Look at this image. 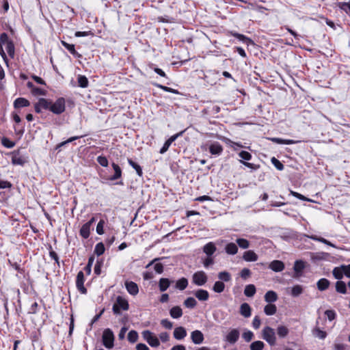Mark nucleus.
I'll return each mask as SVG.
<instances>
[{
    "mask_svg": "<svg viewBox=\"0 0 350 350\" xmlns=\"http://www.w3.org/2000/svg\"><path fill=\"white\" fill-rule=\"evenodd\" d=\"M84 274L83 272L80 271L77 275L76 286L78 291L82 294L87 293V289L84 286Z\"/></svg>",
    "mask_w": 350,
    "mask_h": 350,
    "instance_id": "nucleus-7",
    "label": "nucleus"
},
{
    "mask_svg": "<svg viewBox=\"0 0 350 350\" xmlns=\"http://www.w3.org/2000/svg\"><path fill=\"white\" fill-rule=\"evenodd\" d=\"M236 242L237 245L242 249H247L250 247V242L245 239H237Z\"/></svg>",
    "mask_w": 350,
    "mask_h": 350,
    "instance_id": "nucleus-47",
    "label": "nucleus"
},
{
    "mask_svg": "<svg viewBox=\"0 0 350 350\" xmlns=\"http://www.w3.org/2000/svg\"><path fill=\"white\" fill-rule=\"evenodd\" d=\"M125 287L128 293L132 295H136L139 292V288L137 284L132 281L126 282Z\"/></svg>",
    "mask_w": 350,
    "mask_h": 350,
    "instance_id": "nucleus-14",
    "label": "nucleus"
},
{
    "mask_svg": "<svg viewBox=\"0 0 350 350\" xmlns=\"http://www.w3.org/2000/svg\"><path fill=\"white\" fill-rule=\"evenodd\" d=\"M251 275V271L247 269V268H244L241 270V273H240V276L245 280L247 279L248 277H250Z\"/></svg>",
    "mask_w": 350,
    "mask_h": 350,
    "instance_id": "nucleus-63",
    "label": "nucleus"
},
{
    "mask_svg": "<svg viewBox=\"0 0 350 350\" xmlns=\"http://www.w3.org/2000/svg\"><path fill=\"white\" fill-rule=\"evenodd\" d=\"M170 314L173 319H178L183 315V310L179 306H174L170 310Z\"/></svg>",
    "mask_w": 350,
    "mask_h": 350,
    "instance_id": "nucleus-28",
    "label": "nucleus"
},
{
    "mask_svg": "<svg viewBox=\"0 0 350 350\" xmlns=\"http://www.w3.org/2000/svg\"><path fill=\"white\" fill-rule=\"evenodd\" d=\"M208 281V277L203 271L195 272L192 275V282L197 286H204Z\"/></svg>",
    "mask_w": 350,
    "mask_h": 350,
    "instance_id": "nucleus-6",
    "label": "nucleus"
},
{
    "mask_svg": "<svg viewBox=\"0 0 350 350\" xmlns=\"http://www.w3.org/2000/svg\"><path fill=\"white\" fill-rule=\"evenodd\" d=\"M214 264V260L213 256H207L204 260H203V265L205 268H208L211 265Z\"/></svg>",
    "mask_w": 350,
    "mask_h": 350,
    "instance_id": "nucleus-58",
    "label": "nucleus"
},
{
    "mask_svg": "<svg viewBox=\"0 0 350 350\" xmlns=\"http://www.w3.org/2000/svg\"><path fill=\"white\" fill-rule=\"evenodd\" d=\"M173 336L176 340H183L187 336L186 329L183 327H177L174 329Z\"/></svg>",
    "mask_w": 350,
    "mask_h": 350,
    "instance_id": "nucleus-13",
    "label": "nucleus"
},
{
    "mask_svg": "<svg viewBox=\"0 0 350 350\" xmlns=\"http://www.w3.org/2000/svg\"><path fill=\"white\" fill-rule=\"evenodd\" d=\"M42 109L49 110L55 115H60L66 110V100L63 97H59L53 102L49 98H40L34 104V110L36 113H40Z\"/></svg>",
    "mask_w": 350,
    "mask_h": 350,
    "instance_id": "nucleus-1",
    "label": "nucleus"
},
{
    "mask_svg": "<svg viewBox=\"0 0 350 350\" xmlns=\"http://www.w3.org/2000/svg\"><path fill=\"white\" fill-rule=\"evenodd\" d=\"M31 93L33 96H46L47 92L45 90L35 86Z\"/></svg>",
    "mask_w": 350,
    "mask_h": 350,
    "instance_id": "nucleus-51",
    "label": "nucleus"
},
{
    "mask_svg": "<svg viewBox=\"0 0 350 350\" xmlns=\"http://www.w3.org/2000/svg\"><path fill=\"white\" fill-rule=\"evenodd\" d=\"M261 324L260 319L258 316H255L252 321V327L255 329H258Z\"/></svg>",
    "mask_w": 350,
    "mask_h": 350,
    "instance_id": "nucleus-62",
    "label": "nucleus"
},
{
    "mask_svg": "<svg viewBox=\"0 0 350 350\" xmlns=\"http://www.w3.org/2000/svg\"><path fill=\"white\" fill-rule=\"evenodd\" d=\"M193 294L200 301H207L209 298V293L206 290L198 289Z\"/></svg>",
    "mask_w": 350,
    "mask_h": 350,
    "instance_id": "nucleus-17",
    "label": "nucleus"
},
{
    "mask_svg": "<svg viewBox=\"0 0 350 350\" xmlns=\"http://www.w3.org/2000/svg\"><path fill=\"white\" fill-rule=\"evenodd\" d=\"M218 278L221 280V282H229L231 280V275L228 271H221L218 273Z\"/></svg>",
    "mask_w": 350,
    "mask_h": 350,
    "instance_id": "nucleus-44",
    "label": "nucleus"
},
{
    "mask_svg": "<svg viewBox=\"0 0 350 350\" xmlns=\"http://www.w3.org/2000/svg\"><path fill=\"white\" fill-rule=\"evenodd\" d=\"M303 287L297 284L292 287L291 288V295L294 297L299 296L303 293Z\"/></svg>",
    "mask_w": 350,
    "mask_h": 350,
    "instance_id": "nucleus-41",
    "label": "nucleus"
},
{
    "mask_svg": "<svg viewBox=\"0 0 350 350\" xmlns=\"http://www.w3.org/2000/svg\"><path fill=\"white\" fill-rule=\"evenodd\" d=\"M332 274L336 279L341 280L343 278V275H345V273H343V269L342 268V265L338 267H335L333 269Z\"/></svg>",
    "mask_w": 350,
    "mask_h": 350,
    "instance_id": "nucleus-40",
    "label": "nucleus"
},
{
    "mask_svg": "<svg viewBox=\"0 0 350 350\" xmlns=\"http://www.w3.org/2000/svg\"><path fill=\"white\" fill-rule=\"evenodd\" d=\"M129 308V304L128 301L121 296H118L116 302L113 305L112 310L115 314H120L121 310H128Z\"/></svg>",
    "mask_w": 350,
    "mask_h": 350,
    "instance_id": "nucleus-3",
    "label": "nucleus"
},
{
    "mask_svg": "<svg viewBox=\"0 0 350 350\" xmlns=\"http://www.w3.org/2000/svg\"><path fill=\"white\" fill-rule=\"evenodd\" d=\"M243 258L247 262H254L258 260V255L252 250L244 252Z\"/></svg>",
    "mask_w": 350,
    "mask_h": 350,
    "instance_id": "nucleus-20",
    "label": "nucleus"
},
{
    "mask_svg": "<svg viewBox=\"0 0 350 350\" xmlns=\"http://www.w3.org/2000/svg\"><path fill=\"white\" fill-rule=\"evenodd\" d=\"M276 331L277 334L280 338H284L289 334V329L284 325L278 326Z\"/></svg>",
    "mask_w": 350,
    "mask_h": 350,
    "instance_id": "nucleus-26",
    "label": "nucleus"
},
{
    "mask_svg": "<svg viewBox=\"0 0 350 350\" xmlns=\"http://www.w3.org/2000/svg\"><path fill=\"white\" fill-rule=\"evenodd\" d=\"M11 40L9 39L8 35L3 32L0 35V44L3 45L9 42Z\"/></svg>",
    "mask_w": 350,
    "mask_h": 350,
    "instance_id": "nucleus-60",
    "label": "nucleus"
},
{
    "mask_svg": "<svg viewBox=\"0 0 350 350\" xmlns=\"http://www.w3.org/2000/svg\"><path fill=\"white\" fill-rule=\"evenodd\" d=\"M276 312L277 307L275 304L269 303V304L266 305L264 308V312L268 316L273 315Z\"/></svg>",
    "mask_w": 350,
    "mask_h": 350,
    "instance_id": "nucleus-30",
    "label": "nucleus"
},
{
    "mask_svg": "<svg viewBox=\"0 0 350 350\" xmlns=\"http://www.w3.org/2000/svg\"><path fill=\"white\" fill-rule=\"evenodd\" d=\"M173 281L170 280L168 278H162L159 281V288L161 292L165 291Z\"/></svg>",
    "mask_w": 350,
    "mask_h": 350,
    "instance_id": "nucleus-23",
    "label": "nucleus"
},
{
    "mask_svg": "<svg viewBox=\"0 0 350 350\" xmlns=\"http://www.w3.org/2000/svg\"><path fill=\"white\" fill-rule=\"evenodd\" d=\"M142 336L144 339L152 347H157L160 345L159 340L154 335L152 332L149 330H144L142 332Z\"/></svg>",
    "mask_w": 350,
    "mask_h": 350,
    "instance_id": "nucleus-5",
    "label": "nucleus"
},
{
    "mask_svg": "<svg viewBox=\"0 0 350 350\" xmlns=\"http://www.w3.org/2000/svg\"><path fill=\"white\" fill-rule=\"evenodd\" d=\"M239 156L245 161H250L252 159V154L245 150H242L239 153Z\"/></svg>",
    "mask_w": 350,
    "mask_h": 350,
    "instance_id": "nucleus-56",
    "label": "nucleus"
},
{
    "mask_svg": "<svg viewBox=\"0 0 350 350\" xmlns=\"http://www.w3.org/2000/svg\"><path fill=\"white\" fill-rule=\"evenodd\" d=\"M105 250V245L102 242L97 243L94 247V254L100 256L104 254Z\"/></svg>",
    "mask_w": 350,
    "mask_h": 350,
    "instance_id": "nucleus-45",
    "label": "nucleus"
},
{
    "mask_svg": "<svg viewBox=\"0 0 350 350\" xmlns=\"http://www.w3.org/2000/svg\"><path fill=\"white\" fill-rule=\"evenodd\" d=\"M270 140L278 144H294L299 142L300 141H295L293 139H284L278 137H272Z\"/></svg>",
    "mask_w": 350,
    "mask_h": 350,
    "instance_id": "nucleus-27",
    "label": "nucleus"
},
{
    "mask_svg": "<svg viewBox=\"0 0 350 350\" xmlns=\"http://www.w3.org/2000/svg\"><path fill=\"white\" fill-rule=\"evenodd\" d=\"M262 338L270 345L275 346L276 345V336L273 328L266 326L262 330Z\"/></svg>",
    "mask_w": 350,
    "mask_h": 350,
    "instance_id": "nucleus-2",
    "label": "nucleus"
},
{
    "mask_svg": "<svg viewBox=\"0 0 350 350\" xmlns=\"http://www.w3.org/2000/svg\"><path fill=\"white\" fill-rule=\"evenodd\" d=\"M90 226L88 224H85L82 226V227L80 229V235L83 239H88L90 237Z\"/></svg>",
    "mask_w": 350,
    "mask_h": 350,
    "instance_id": "nucleus-33",
    "label": "nucleus"
},
{
    "mask_svg": "<svg viewBox=\"0 0 350 350\" xmlns=\"http://www.w3.org/2000/svg\"><path fill=\"white\" fill-rule=\"evenodd\" d=\"M242 337L246 342H250L254 338V334L251 331H247L242 334Z\"/></svg>",
    "mask_w": 350,
    "mask_h": 350,
    "instance_id": "nucleus-57",
    "label": "nucleus"
},
{
    "mask_svg": "<svg viewBox=\"0 0 350 350\" xmlns=\"http://www.w3.org/2000/svg\"><path fill=\"white\" fill-rule=\"evenodd\" d=\"M111 166L114 170V174L109 178V180H116L120 178L122 176V170L120 166L115 163H112Z\"/></svg>",
    "mask_w": 350,
    "mask_h": 350,
    "instance_id": "nucleus-25",
    "label": "nucleus"
},
{
    "mask_svg": "<svg viewBox=\"0 0 350 350\" xmlns=\"http://www.w3.org/2000/svg\"><path fill=\"white\" fill-rule=\"evenodd\" d=\"M225 289V284L221 281H217L213 286V291L217 293H222Z\"/></svg>",
    "mask_w": 350,
    "mask_h": 350,
    "instance_id": "nucleus-34",
    "label": "nucleus"
},
{
    "mask_svg": "<svg viewBox=\"0 0 350 350\" xmlns=\"http://www.w3.org/2000/svg\"><path fill=\"white\" fill-rule=\"evenodd\" d=\"M256 293V287L254 284H248L245 287L244 294L247 297H252Z\"/></svg>",
    "mask_w": 350,
    "mask_h": 350,
    "instance_id": "nucleus-35",
    "label": "nucleus"
},
{
    "mask_svg": "<svg viewBox=\"0 0 350 350\" xmlns=\"http://www.w3.org/2000/svg\"><path fill=\"white\" fill-rule=\"evenodd\" d=\"M191 339L196 345H200L203 342L204 340V334L200 330H195L191 333Z\"/></svg>",
    "mask_w": 350,
    "mask_h": 350,
    "instance_id": "nucleus-8",
    "label": "nucleus"
},
{
    "mask_svg": "<svg viewBox=\"0 0 350 350\" xmlns=\"http://www.w3.org/2000/svg\"><path fill=\"white\" fill-rule=\"evenodd\" d=\"M265 301L267 303L272 304L278 299V294L273 291H268L265 295Z\"/></svg>",
    "mask_w": 350,
    "mask_h": 350,
    "instance_id": "nucleus-19",
    "label": "nucleus"
},
{
    "mask_svg": "<svg viewBox=\"0 0 350 350\" xmlns=\"http://www.w3.org/2000/svg\"><path fill=\"white\" fill-rule=\"evenodd\" d=\"M313 334L320 339H325L327 336V333L321 330L319 327H316L313 330Z\"/></svg>",
    "mask_w": 350,
    "mask_h": 350,
    "instance_id": "nucleus-48",
    "label": "nucleus"
},
{
    "mask_svg": "<svg viewBox=\"0 0 350 350\" xmlns=\"http://www.w3.org/2000/svg\"><path fill=\"white\" fill-rule=\"evenodd\" d=\"M128 163L133 168H134L135 170V171L139 176H142L143 172H142V169L139 165H138L137 163L133 161L131 159H128Z\"/></svg>",
    "mask_w": 350,
    "mask_h": 350,
    "instance_id": "nucleus-36",
    "label": "nucleus"
},
{
    "mask_svg": "<svg viewBox=\"0 0 350 350\" xmlns=\"http://www.w3.org/2000/svg\"><path fill=\"white\" fill-rule=\"evenodd\" d=\"M271 163L278 170H283L284 168V165L275 157H272L271 159Z\"/></svg>",
    "mask_w": 350,
    "mask_h": 350,
    "instance_id": "nucleus-52",
    "label": "nucleus"
},
{
    "mask_svg": "<svg viewBox=\"0 0 350 350\" xmlns=\"http://www.w3.org/2000/svg\"><path fill=\"white\" fill-rule=\"evenodd\" d=\"M187 286H188V280L185 278H182L178 280L176 282V288L180 291L185 290Z\"/></svg>",
    "mask_w": 350,
    "mask_h": 350,
    "instance_id": "nucleus-32",
    "label": "nucleus"
},
{
    "mask_svg": "<svg viewBox=\"0 0 350 350\" xmlns=\"http://www.w3.org/2000/svg\"><path fill=\"white\" fill-rule=\"evenodd\" d=\"M239 312L245 318H249L252 314V308L247 303H243L240 306Z\"/></svg>",
    "mask_w": 350,
    "mask_h": 350,
    "instance_id": "nucleus-16",
    "label": "nucleus"
},
{
    "mask_svg": "<svg viewBox=\"0 0 350 350\" xmlns=\"http://www.w3.org/2000/svg\"><path fill=\"white\" fill-rule=\"evenodd\" d=\"M342 268L343 269V273H345V275L350 278V264L347 265H342Z\"/></svg>",
    "mask_w": 350,
    "mask_h": 350,
    "instance_id": "nucleus-64",
    "label": "nucleus"
},
{
    "mask_svg": "<svg viewBox=\"0 0 350 350\" xmlns=\"http://www.w3.org/2000/svg\"><path fill=\"white\" fill-rule=\"evenodd\" d=\"M1 144L3 146L8 148H12L15 146V143L11 140H10L7 137H3L1 139Z\"/></svg>",
    "mask_w": 350,
    "mask_h": 350,
    "instance_id": "nucleus-53",
    "label": "nucleus"
},
{
    "mask_svg": "<svg viewBox=\"0 0 350 350\" xmlns=\"http://www.w3.org/2000/svg\"><path fill=\"white\" fill-rule=\"evenodd\" d=\"M239 331L237 329H232L226 336V340L230 344L235 343L239 338Z\"/></svg>",
    "mask_w": 350,
    "mask_h": 350,
    "instance_id": "nucleus-9",
    "label": "nucleus"
},
{
    "mask_svg": "<svg viewBox=\"0 0 350 350\" xmlns=\"http://www.w3.org/2000/svg\"><path fill=\"white\" fill-rule=\"evenodd\" d=\"M225 251L228 254L234 255L238 252V247L235 243H230L226 245Z\"/></svg>",
    "mask_w": 350,
    "mask_h": 350,
    "instance_id": "nucleus-29",
    "label": "nucleus"
},
{
    "mask_svg": "<svg viewBox=\"0 0 350 350\" xmlns=\"http://www.w3.org/2000/svg\"><path fill=\"white\" fill-rule=\"evenodd\" d=\"M325 314L326 315V317H327V319L330 321L334 320L336 319V313L333 310H325Z\"/></svg>",
    "mask_w": 350,
    "mask_h": 350,
    "instance_id": "nucleus-55",
    "label": "nucleus"
},
{
    "mask_svg": "<svg viewBox=\"0 0 350 350\" xmlns=\"http://www.w3.org/2000/svg\"><path fill=\"white\" fill-rule=\"evenodd\" d=\"M203 252L206 254L207 256H213V254L215 252L217 248L213 242H209L204 245Z\"/></svg>",
    "mask_w": 350,
    "mask_h": 350,
    "instance_id": "nucleus-15",
    "label": "nucleus"
},
{
    "mask_svg": "<svg viewBox=\"0 0 350 350\" xmlns=\"http://www.w3.org/2000/svg\"><path fill=\"white\" fill-rule=\"evenodd\" d=\"M128 340L131 342L134 343L138 339V334L135 330H131L128 334Z\"/></svg>",
    "mask_w": 350,
    "mask_h": 350,
    "instance_id": "nucleus-50",
    "label": "nucleus"
},
{
    "mask_svg": "<svg viewBox=\"0 0 350 350\" xmlns=\"http://www.w3.org/2000/svg\"><path fill=\"white\" fill-rule=\"evenodd\" d=\"M104 224H105V221L103 219H100L97 224L96 232L100 235H101L104 233V230H103Z\"/></svg>",
    "mask_w": 350,
    "mask_h": 350,
    "instance_id": "nucleus-61",
    "label": "nucleus"
},
{
    "mask_svg": "<svg viewBox=\"0 0 350 350\" xmlns=\"http://www.w3.org/2000/svg\"><path fill=\"white\" fill-rule=\"evenodd\" d=\"M305 268L304 262L302 260H296L294 264V271L296 277H299L301 275V272Z\"/></svg>",
    "mask_w": 350,
    "mask_h": 350,
    "instance_id": "nucleus-21",
    "label": "nucleus"
},
{
    "mask_svg": "<svg viewBox=\"0 0 350 350\" xmlns=\"http://www.w3.org/2000/svg\"><path fill=\"white\" fill-rule=\"evenodd\" d=\"M102 340L103 344L106 348L111 349L113 347L114 335L111 329L107 328L103 331Z\"/></svg>",
    "mask_w": 350,
    "mask_h": 350,
    "instance_id": "nucleus-4",
    "label": "nucleus"
},
{
    "mask_svg": "<svg viewBox=\"0 0 350 350\" xmlns=\"http://www.w3.org/2000/svg\"><path fill=\"white\" fill-rule=\"evenodd\" d=\"M62 44L75 57L80 58L81 57V55L79 54L75 48V45L72 44H68L65 41L61 42Z\"/></svg>",
    "mask_w": 350,
    "mask_h": 350,
    "instance_id": "nucleus-22",
    "label": "nucleus"
},
{
    "mask_svg": "<svg viewBox=\"0 0 350 350\" xmlns=\"http://www.w3.org/2000/svg\"><path fill=\"white\" fill-rule=\"evenodd\" d=\"M77 82L79 86L83 88H87L89 84L88 78L85 76L81 75L77 77Z\"/></svg>",
    "mask_w": 350,
    "mask_h": 350,
    "instance_id": "nucleus-38",
    "label": "nucleus"
},
{
    "mask_svg": "<svg viewBox=\"0 0 350 350\" xmlns=\"http://www.w3.org/2000/svg\"><path fill=\"white\" fill-rule=\"evenodd\" d=\"M27 162L25 158L20 154L19 151L14 152L12 157V163L14 165L23 166Z\"/></svg>",
    "mask_w": 350,
    "mask_h": 350,
    "instance_id": "nucleus-12",
    "label": "nucleus"
},
{
    "mask_svg": "<svg viewBox=\"0 0 350 350\" xmlns=\"http://www.w3.org/2000/svg\"><path fill=\"white\" fill-rule=\"evenodd\" d=\"M197 305V301L193 297H187L184 301V306L187 308H193Z\"/></svg>",
    "mask_w": 350,
    "mask_h": 350,
    "instance_id": "nucleus-43",
    "label": "nucleus"
},
{
    "mask_svg": "<svg viewBox=\"0 0 350 350\" xmlns=\"http://www.w3.org/2000/svg\"><path fill=\"white\" fill-rule=\"evenodd\" d=\"M231 34L233 37L239 39L240 41L243 42L245 44H249L253 43V41L250 38L246 37L245 36H244L243 34L236 33V32H234V33L231 32Z\"/></svg>",
    "mask_w": 350,
    "mask_h": 350,
    "instance_id": "nucleus-31",
    "label": "nucleus"
},
{
    "mask_svg": "<svg viewBox=\"0 0 350 350\" xmlns=\"http://www.w3.org/2000/svg\"><path fill=\"white\" fill-rule=\"evenodd\" d=\"M291 194L292 196H293L294 197L301 200H303V201H308V202H310L311 200H310L309 198L305 197L304 196L301 195V193H299L296 191H291Z\"/></svg>",
    "mask_w": 350,
    "mask_h": 350,
    "instance_id": "nucleus-59",
    "label": "nucleus"
},
{
    "mask_svg": "<svg viewBox=\"0 0 350 350\" xmlns=\"http://www.w3.org/2000/svg\"><path fill=\"white\" fill-rule=\"evenodd\" d=\"M284 264L282 261L274 260L269 265V268L275 272H280L284 269Z\"/></svg>",
    "mask_w": 350,
    "mask_h": 350,
    "instance_id": "nucleus-11",
    "label": "nucleus"
},
{
    "mask_svg": "<svg viewBox=\"0 0 350 350\" xmlns=\"http://www.w3.org/2000/svg\"><path fill=\"white\" fill-rule=\"evenodd\" d=\"M336 291L338 293L345 294L347 293L346 284L342 281H338L336 283Z\"/></svg>",
    "mask_w": 350,
    "mask_h": 350,
    "instance_id": "nucleus-39",
    "label": "nucleus"
},
{
    "mask_svg": "<svg viewBox=\"0 0 350 350\" xmlns=\"http://www.w3.org/2000/svg\"><path fill=\"white\" fill-rule=\"evenodd\" d=\"M265 347L263 342L260 340H256L251 343L250 348V350H262Z\"/></svg>",
    "mask_w": 350,
    "mask_h": 350,
    "instance_id": "nucleus-42",
    "label": "nucleus"
},
{
    "mask_svg": "<svg viewBox=\"0 0 350 350\" xmlns=\"http://www.w3.org/2000/svg\"><path fill=\"white\" fill-rule=\"evenodd\" d=\"M337 6L344 10L347 14H350V1L349 2H338Z\"/></svg>",
    "mask_w": 350,
    "mask_h": 350,
    "instance_id": "nucleus-46",
    "label": "nucleus"
},
{
    "mask_svg": "<svg viewBox=\"0 0 350 350\" xmlns=\"http://www.w3.org/2000/svg\"><path fill=\"white\" fill-rule=\"evenodd\" d=\"M5 45V49L9 56L11 58H13L14 57L15 53V48L13 41L10 40L9 42L6 43Z\"/></svg>",
    "mask_w": 350,
    "mask_h": 350,
    "instance_id": "nucleus-37",
    "label": "nucleus"
},
{
    "mask_svg": "<svg viewBox=\"0 0 350 350\" xmlns=\"http://www.w3.org/2000/svg\"><path fill=\"white\" fill-rule=\"evenodd\" d=\"M222 146L217 142H214L209 146V152L213 155H220L223 152Z\"/></svg>",
    "mask_w": 350,
    "mask_h": 350,
    "instance_id": "nucleus-10",
    "label": "nucleus"
},
{
    "mask_svg": "<svg viewBox=\"0 0 350 350\" xmlns=\"http://www.w3.org/2000/svg\"><path fill=\"white\" fill-rule=\"evenodd\" d=\"M97 162L103 167H107L109 162L106 157L98 156L96 159Z\"/></svg>",
    "mask_w": 350,
    "mask_h": 350,
    "instance_id": "nucleus-54",
    "label": "nucleus"
},
{
    "mask_svg": "<svg viewBox=\"0 0 350 350\" xmlns=\"http://www.w3.org/2000/svg\"><path fill=\"white\" fill-rule=\"evenodd\" d=\"M13 105H14V107L15 109H18V108L29 106L30 105V102L27 99H26L25 98L20 97V98H16L14 101V104Z\"/></svg>",
    "mask_w": 350,
    "mask_h": 350,
    "instance_id": "nucleus-18",
    "label": "nucleus"
},
{
    "mask_svg": "<svg viewBox=\"0 0 350 350\" xmlns=\"http://www.w3.org/2000/svg\"><path fill=\"white\" fill-rule=\"evenodd\" d=\"M309 238L311 239L312 240L317 241L325 243L326 245L334 247V245L332 243H331L329 241H327V239H325L323 237H318L317 235H311L309 237Z\"/></svg>",
    "mask_w": 350,
    "mask_h": 350,
    "instance_id": "nucleus-49",
    "label": "nucleus"
},
{
    "mask_svg": "<svg viewBox=\"0 0 350 350\" xmlns=\"http://www.w3.org/2000/svg\"><path fill=\"white\" fill-rule=\"evenodd\" d=\"M329 285L330 282L326 278H321L317 282V288L321 291L327 290L329 288Z\"/></svg>",
    "mask_w": 350,
    "mask_h": 350,
    "instance_id": "nucleus-24",
    "label": "nucleus"
}]
</instances>
